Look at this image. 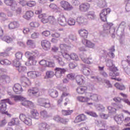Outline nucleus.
<instances>
[{"label": "nucleus", "mask_w": 130, "mask_h": 130, "mask_svg": "<svg viewBox=\"0 0 130 130\" xmlns=\"http://www.w3.org/2000/svg\"><path fill=\"white\" fill-rule=\"evenodd\" d=\"M30 113V116H27L25 114H20L19 115L20 120L23 121L26 125H32V119L31 118L34 119H39L40 118V114L37 109L31 110Z\"/></svg>", "instance_id": "f257e3e1"}, {"label": "nucleus", "mask_w": 130, "mask_h": 130, "mask_svg": "<svg viewBox=\"0 0 130 130\" xmlns=\"http://www.w3.org/2000/svg\"><path fill=\"white\" fill-rule=\"evenodd\" d=\"M25 56L26 57L28 58V61L30 62V64H35V63L37 62V61L36 60V56L37 55L36 54H34V52H31L26 51L25 53Z\"/></svg>", "instance_id": "f03ea898"}, {"label": "nucleus", "mask_w": 130, "mask_h": 130, "mask_svg": "<svg viewBox=\"0 0 130 130\" xmlns=\"http://www.w3.org/2000/svg\"><path fill=\"white\" fill-rule=\"evenodd\" d=\"M110 13H111V10L110 8L103 9L100 14L101 20H102L103 22H107V17Z\"/></svg>", "instance_id": "7ed1b4c3"}, {"label": "nucleus", "mask_w": 130, "mask_h": 130, "mask_svg": "<svg viewBox=\"0 0 130 130\" xmlns=\"http://www.w3.org/2000/svg\"><path fill=\"white\" fill-rule=\"evenodd\" d=\"M53 119L56 122L61 123L62 124H68V123L70 121L69 118H62L58 115L54 116Z\"/></svg>", "instance_id": "20e7f679"}, {"label": "nucleus", "mask_w": 130, "mask_h": 130, "mask_svg": "<svg viewBox=\"0 0 130 130\" xmlns=\"http://www.w3.org/2000/svg\"><path fill=\"white\" fill-rule=\"evenodd\" d=\"M77 99L78 101L79 102H82V103H86V105H88V106H91L93 105V103L89 102L90 101V99L87 97L79 96L77 97Z\"/></svg>", "instance_id": "39448f33"}, {"label": "nucleus", "mask_w": 130, "mask_h": 130, "mask_svg": "<svg viewBox=\"0 0 130 130\" xmlns=\"http://www.w3.org/2000/svg\"><path fill=\"white\" fill-rule=\"evenodd\" d=\"M87 120V116H85L84 114H81L77 115L74 121V123H79V122H82V121H85V120Z\"/></svg>", "instance_id": "423d86ee"}, {"label": "nucleus", "mask_w": 130, "mask_h": 130, "mask_svg": "<svg viewBox=\"0 0 130 130\" xmlns=\"http://www.w3.org/2000/svg\"><path fill=\"white\" fill-rule=\"evenodd\" d=\"M61 8H62L65 11H71L72 10L73 6L69 3L67 1H63L60 2Z\"/></svg>", "instance_id": "0eeeda50"}, {"label": "nucleus", "mask_w": 130, "mask_h": 130, "mask_svg": "<svg viewBox=\"0 0 130 130\" xmlns=\"http://www.w3.org/2000/svg\"><path fill=\"white\" fill-rule=\"evenodd\" d=\"M41 46L45 50H48L51 46V43L48 40H44L41 41Z\"/></svg>", "instance_id": "6e6552de"}, {"label": "nucleus", "mask_w": 130, "mask_h": 130, "mask_svg": "<svg viewBox=\"0 0 130 130\" xmlns=\"http://www.w3.org/2000/svg\"><path fill=\"white\" fill-rule=\"evenodd\" d=\"M13 89L16 94H21L23 91V88H22V85L19 83L14 84Z\"/></svg>", "instance_id": "1a4fd4ad"}, {"label": "nucleus", "mask_w": 130, "mask_h": 130, "mask_svg": "<svg viewBox=\"0 0 130 130\" xmlns=\"http://www.w3.org/2000/svg\"><path fill=\"white\" fill-rule=\"evenodd\" d=\"M55 71V76L57 78H60L63 74H64L67 71L64 69L56 68L54 70Z\"/></svg>", "instance_id": "9d476101"}, {"label": "nucleus", "mask_w": 130, "mask_h": 130, "mask_svg": "<svg viewBox=\"0 0 130 130\" xmlns=\"http://www.w3.org/2000/svg\"><path fill=\"white\" fill-rule=\"evenodd\" d=\"M77 22L79 25H87L88 20L85 18V16H79L77 18Z\"/></svg>", "instance_id": "9b49d317"}, {"label": "nucleus", "mask_w": 130, "mask_h": 130, "mask_svg": "<svg viewBox=\"0 0 130 130\" xmlns=\"http://www.w3.org/2000/svg\"><path fill=\"white\" fill-rule=\"evenodd\" d=\"M82 42L86 47H88L89 48H94V46H95V44H94V43L87 39H84L82 40Z\"/></svg>", "instance_id": "f8f14e48"}, {"label": "nucleus", "mask_w": 130, "mask_h": 130, "mask_svg": "<svg viewBox=\"0 0 130 130\" xmlns=\"http://www.w3.org/2000/svg\"><path fill=\"white\" fill-rule=\"evenodd\" d=\"M123 118H124L123 114H120L115 116L114 119L116 122H117L118 124H121V123H122V122L123 121Z\"/></svg>", "instance_id": "ddd939ff"}, {"label": "nucleus", "mask_w": 130, "mask_h": 130, "mask_svg": "<svg viewBox=\"0 0 130 130\" xmlns=\"http://www.w3.org/2000/svg\"><path fill=\"white\" fill-rule=\"evenodd\" d=\"M90 6L88 3L82 4L79 6V10L81 12H87L89 11Z\"/></svg>", "instance_id": "4468645a"}, {"label": "nucleus", "mask_w": 130, "mask_h": 130, "mask_svg": "<svg viewBox=\"0 0 130 130\" xmlns=\"http://www.w3.org/2000/svg\"><path fill=\"white\" fill-rule=\"evenodd\" d=\"M78 34H79L80 36L82 38H88L89 32L86 29H80L78 30Z\"/></svg>", "instance_id": "2eb2a0df"}, {"label": "nucleus", "mask_w": 130, "mask_h": 130, "mask_svg": "<svg viewBox=\"0 0 130 130\" xmlns=\"http://www.w3.org/2000/svg\"><path fill=\"white\" fill-rule=\"evenodd\" d=\"M27 77L30 79H36L39 77V73L36 71H29L27 72Z\"/></svg>", "instance_id": "dca6fc26"}, {"label": "nucleus", "mask_w": 130, "mask_h": 130, "mask_svg": "<svg viewBox=\"0 0 130 130\" xmlns=\"http://www.w3.org/2000/svg\"><path fill=\"white\" fill-rule=\"evenodd\" d=\"M117 109H118V108H117L116 104H114L108 107V110H109V113H116Z\"/></svg>", "instance_id": "f3484780"}, {"label": "nucleus", "mask_w": 130, "mask_h": 130, "mask_svg": "<svg viewBox=\"0 0 130 130\" xmlns=\"http://www.w3.org/2000/svg\"><path fill=\"white\" fill-rule=\"evenodd\" d=\"M88 98L90 100H92V101H94L95 102H98V101H99V98L98 96V94L92 93H88Z\"/></svg>", "instance_id": "a211bd4d"}, {"label": "nucleus", "mask_w": 130, "mask_h": 130, "mask_svg": "<svg viewBox=\"0 0 130 130\" xmlns=\"http://www.w3.org/2000/svg\"><path fill=\"white\" fill-rule=\"evenodd\" d=\"M88 90V87L87 86H80L77 87L76 91L78 94H85Z\"/></svg>", "instance_id": "6ab92c4d"}, {"label": "nucleus", "mask_w": 130, "mask_h": 130, "mask_svg": "<svg viewBox=\"0 0 130 130\" xmlns=\"http://www.w3.org/2000/svg\"><path fill=\"white\" fill-rule=\"evenodd\" d=\"M20 27V23L18 21H13L9 23L8 25L9 29L12 30L13 29H16Z\"/></svg>", "instance_id": "aec40b11"}, {"label": "nucleus", "mask_w": 130, "mask_h": 130, "mask_svg": "<svg viewBox=\"0 0 130 130\" xmlns=\"http://www.w3.org/2000/svg\"><path fill=\"white\" fill-rule=\"evenodd\" d=\"M39 92V89H38V88L32 87L28 90L27 93L28 94V95H33L34 96H35V95H37V94H38Z\"/></svg>", "instance_id": "412c9836"}, {"label": "nucleus", "mask_w": 130, "mask_h": 130, "mask_svg": "<svg viewBox=\"0 0 130 130\" xmlns=\"http://www.w3.org/2000/svg\"><path fill=\"white\" fill-rule=\"evenodd\" d=\"M39 19H41V21L42 23L43 24H46V23H48L49 22V20H48V17L46 16V14H40L39 15Z\"/></svg>", "instance_id": "4be33fe9"}, {"label": "nucleus", "mask_w": 130, "mask_h": 130, "mask_svg": "<svg viewBox=\"0 0 130 130\" xmlns=\"http://www.w3.org/2000/svg\"><path fill=\"white\" fill-rule=\"evenodd\" d=\"M6 111H7V104L2 100L0 103V113L3 114Z\"/></svg>", "instance_id": "5701e85b"}, {"label": "nucleus", "mask_w": 130, "mask_h": 130, "mask_svg": "<svg viewBox=\"0 0 130 130\" xmlns=\"http://www.w3.org/2000/svg\"><path fill=\"white\" fill-rule=\"evenodd\" d=\"M41 105L45 108H49L50 107V102L49 100L43 99L41 101Z\"/></svg>", "instance_id": "b1692460"}, {"label": "nucleus", "mask_w": 130, "mask_h": 130, "mask_svg": "<svg viewBox=\"0 0 130 130\" xmlns=\"http://www.w3.org/2000/svg\"><path fill=\"white\" fill-rule=\"evenodd\" d=\"M85 19L86 20H94L96 18V15H95V12H90L88 14L85 15Z\"/></svg>", "instance_id": "393cba45"}, {"label": "nucleus", "mask_w": 130, "mask_h": 130, "mask_svg": "<svg viewBox=\"0 0 130 130\" xmlns=\"http://www.w3.org/2000/svg\"><path fill=\"white\" fill-rule=\"evenodd\" d=\"M84 79H85V78L82 75H77L75 78V80L78 85H79L83 84V82H84Z\"/></svg>", "instance_id": "a878e982"}, {"label": "nucleus", "mask_w": 130, "mask_h": 130, "mask_svg": "<svg viewBox=\"0 0 130 130\" xmlns=\"http://www.w3.org/2000/svg\"><path fill=\"white\" fill-rule=\"evenodd\" d=\"M33 16H34V13L31 11H28L25 13L24 15H23V18L26 19V20H29V19H31Z\"/></svg>", "instance_id": "bb28decb"}, {"label": "nucleus", "mask_w": 130, "mask_h": 130, "mask_svg": "<svg viewBox=\"0 0 130 130\" xmlns=\"http://www.w3.org/2000/svg\"><path fill=\"white\" fill-rule=\"evenodd\" d=\"M61 55L66 60L70 61L71 60V54H69V53L66 51H61Z\"/></svg>", "instance_id": "cd10ccee"}, {"label": "nucleus", "mask_w": 130, "mask_h": 130, "mask_svg": "<svg viewBox=\"0 0 130 130\" xmlns=\"http://www.w3.org/2000/svg\"><path fill=\"white\" fill-rule=\"evenodd\" d=\"M59 48L61 50V51H68V50H70L71 49V47L70 46H68L64 44H60Z\"/></svg>", "instance_id": "c85d7f7f"}, {"label": "nucleus", "mask_w": 130, "mask_h": 130, "mask_svg": "<svg viewBox=\"0 0 130 130\" xmlns=\"http://www.w3.org/2000/svg\"><path fill=\"white\" fill-rule=\"evenodd\" d=\"M57 23L59 24V25L61 26V27H66V26H67V22L66 21L64 18L62 17L58 18Z\"/></svg>", "instance_id": "c756f323"}, {"label": "nucleus", "mask_w": 130, "mask_h": 130, "mask_svg": "<svg viewBox=\"0 0 130 130\" xmlns=\"http://www.w3.org/2000/svg\"><path fill=\"white\" fill-rule=\"evenodd\" d=\"M0 81L5 82V83H10L11 82V78L7 75H2L0 76Z\"/></svg>", "instance_id": "7c9ffc66"}, {"label": "nucleus", "mask_w": 130, "mask_h": 130, "mask_svg": "<svg viewBox=\"0 0 130 130\" xmlns=\"http://www.w3.org/2000/svg\"><path fill=\"white\" fill-rule=\"evenodd\" d=\"M53 58L55 60H57L58 63H59L60 66H64V62H63L62 58H61V57H60L59 56L54 55Z\"/></svg>", "instance_id": "2f4dec72"}, {"label": "nucleus", "mask_w": 130, "mask_h": 130, "mask_svg": "<svg viewBox=\"0 0 130 130\" xmlns=\"http://www.w3.org/2000/svg\"><path fill=\"white\" fill-rule=\"evenodd\" d=\"M49 94L52 98H56L58 96V92L55 89H51L50 90Z\"/></svg>", "instance_id": "473e14b6"}, {"label": "nucleus", "mask_w": 130, "mask_h": 130, "mask_svg": "<svg viewBox=\"0 0 130 130\" xmlns=\"http://www.w3.org/2000/svg\"><path fill=\"white\" fill-rule=\"evenodd\" d=\"M17 63L18 65L16 64V68H17V70L19 73H22V72H25V70H26V68L22 67L21 66V63H20V61H17Z\"/></svg>", "instance_id": "72a5a7b5"}, {"label": "nucleus", "mask_w": 130, "mask_h": 130, "mask_svg": "<svg viewBox=\"0 0 130 130\" xmlns=\"http://www.w3.org/2000/svg\"><path fill=\"white\" fill-rule=\"evenodd\" d=\"M81 59L84 63H87V64H91V63L93 62V59L91 57L88 58H82Z\"/></svg>", "instance_id": "f704fd0d"}, {"label": "nucleus", "mask_w": 130, "mask_h": 130, "mask_svg": "<svg viewBox=\"0 0 130 130\" xmlns=\"http://www.w3.org/2000/svg\"><path fill=\"white\" fill-rule=\"evenodd\" d=\"M26 45L29 47H32V48H35L36 47V45H35V42L32 40H28L26 42Z\"/></svg>", "instance_id": "c9c22d12"}, {"label": "nucleus", "mask_w": 130, "mask_h": 130, "mask_svg": "<svg viewBox=\"0 0 130 130\" xmlns=\"http://www.w3.org/2000/svg\"><path fill=\"white\" fill-rule=\"evenodd\" d=\"M40 115L42 118H44L45 119L49 117L48 113L46 110H42L40 111Z\"/></svg>", "instance_id": "e433bc0d"}, {"label": "nucleus", "mask_w": 130, "mask_h": 130, "mask_svg": "<svg viewBox=\"0 0 130 130\" xmlns=\"http://www.w3.org/2000/svg\"><path fill=\"white\" fill-rule=\"evenodd\" d=\"M48 127V124L45 122H42L39 124V128L40 130H46Z\"/></svg>", "instance_id": "4c0bfd02"}, {"label": "nucleus", "mask_w": 130, "mask_h": 130, "mask_svg": "<svg viewBox=\"0 0 130 130\" xmlns=\"http://www.w3.org/2000/svg\"><path fill=\"white\" fill-rule=\"evenodd\" d=\"M115 87L118 89V90H120L121 91H123L126 89V87L123 84H120L118 83H116L115 84Z\"/></svg>", "instance_id": "58836bf2"}, {"label": "nucleus", "mask_w": 130, "mask_h": 130, "mask_svg": "<svg viewBox=\"0 0 130 130\" xmlns=\"http://www.w3.org/2000/svg\"><path fill=\"white\" fill-rule=\"evenodd\" d=\"M22 83L25 86H31V81L28 78H24L22 80Z\"/></svg>", "instance_id": "ea45409f"}, {"label": "nucleus", "mask_w": 130, "mask_h": 130, "mask_svg": "<svg viewBox=\"0 0 130 130\" xmlns=\"http://www.w3.org/2000/svg\"><path fill=\"white\" fill-rule=\"evenodd\" d=\"M11 98H13L14 101L16 102H17V101H22V100H24V98L19 95H11Z\"/></svg>", "instance_id": "a19ab883"}, {"label": "nucleus", "mask_w": 130, "mask_h": 130, "mask_svg": "<svg viewBox=\"0 0 130 130\" xmlns=\"http://www.w3.org/2000/svg\"><path fill=\"white\" fill-rule=\"evenodd\" d=\"M0 63L1 64H2V66H9V64H11L12 63V62L6 59L4 60H1L0 61Z\"/></svg>", "instance_id": "79ce46f5"}, {"label": "nucleus", "mask_w": 130, "mask_h": 130, "mask_svg": "<svg viewBox=\"0 0 130 130\" xmlns=\"http://www.w3.org/2000/svg\"><path fill=\"white\" fill-rule=\"evenodd\" d=\"M83 73L85 76H89L90 75V73L91 72V69L88 68H84L83 69Z\"/></svg>", "instance_id": "37998d69"}, {"label": "nucleus", "mask_w": 130, "mask_h": 130, "mask_svg": "<svg viewBox=\"0 0 130 130\" xmlns=\"http://www.w3.org/2000/svg\"><path fill=\"white\" fill-rule=\"evenodd\" d=\"M3 39L4 41H5V42H7V43H11V42H13V39L8 36H4Z\"/></svg>", "instance_id": "c03bdc74"}, {"label": "nucleus", "mask_w": 130, "mask_h": 130, "mask_svg": "<svg viewBox=\"0 0 130 130\" xmlns=\"http://www.w3.org/2000/svg\"><path fill=\"white\" fill-rule=\"evenodd\" d=\"M62 114L64 116L67 115H71V113H73L74 112V110H62Z\"/></svg>", "instance_id": "a18cd8bd"}, {"label": "nucleus", "mask_w": 130, "mask_h": 130, "mask_svg": "<svg viewBox=\"0 0 130 130\" xmlns=\"http://www.w3.org/2000/svg\"><path fill=\"white\" fill-rule=\"evenodd\" d=\"M68 24L69 26H74L76 24V20L73 18H70L68 20Z\"/></svg>", "instance_id": "49530a36"}, {"label": "nucleus", "mask_w": 130, "mask_h": 130, "mask_svg": "<svg viewBox=\"0 0 130 130\" xmlns=\"http://www.w3.org/2000/svg\"><path fill=\"white\" fill-rule=\"evenodd\" d=\"M67 89L66 88H64L62 89V91H63V92L61 95V98H63L64 97H67L68 96H69L70 93L68 92H67Z\"/></svg>", "instance_id": "de8ad7c7"}, {"label": "nucleus", "mask_w": 130, "mask_h": 130, "mask_svg": "<svg viewBox=\"0 0 130 130\" xmlns=\"http://www.w3.org/2000/svg\"><path fill=\"white\" fill-rule=\"evenodd\" d=\"M54 76V72L52 71H47L46 73V77L47 78H52Z\"/></svg>", "instance_id": "09e8293b"}, {"label": "nucleus", "mask_w": 130, "mask_h": 130, "mask_svg": "<svg viewBox=\"0 0 130 130\" xmlns=\"http://www.w3.org/2000/svg\"><path fill=\"white\" fill-rule=\"evenodd\" d=\"M75 77L76 75L75 73H70L67 75V78H68L69 80H71V81L75 80Z\"/></svg>", "instance_id": "8fccbe9b"}, {"label": "nucleus", "mask_w": 130, "mask_h": 130, "mask_svg": "<svg viewBox=\"0 0 130 130\" xmlns=\"http://www.w3.org/2000/svg\"><path fill=\"white\" fill-rule=\"evenodd\" d=\"M0 19L2 21H7V20H8V17H7V15L4 13H1Z\"/></svg>", "instance_id": "3c124183"}, {"label": "nucleus", "mask_w": 130, "mask_h": 130, "mask_svg": "<svg viewBox=\"0 0 130 130\" xmlns=\"http://www.w3.org/2000/svg\"><path fill=\"white\" fill-rule=\"evenodd\" d=\"M78 55L75 53H71V60H78Z\"/></svg>", "instance_id": "603ef678"}, {"label": "nucleus", "mask_w": 130, "mask_h": 130, "mask_svg": "<svg viewBox=\"0 0 130 130\" xmlns=\"http://www.w3.org/2000/svg\"><path fill=\"white\" fill-rule=\"evenodd\" d=\"M29 26L32 28H38L39 27V23L36 22H30Z\"/></svg>", "instance_id": "864d4df0"}, {"label": "nucleus", "mask_w": 130, "mask_h": 130, "mask_svg": "<svg viewBox=\"0 0 130 130\" xmlns=\"http://www.w3.org/2000/svg\"><path fill=\"white\" fill-rule=\"evenodd\" d=\"M55 67V63L53 61H48L47 64V68H54Z\"/></svg>", "instance_id": "5fc2aeb1"}, {"label": "nucleus", "mask_w": 130, "mask_h": 130, "mask_svg": "<svg viewBox=\"0 0 130 130\" xmlns=\"http://www.w3.org/2000/svg\"><path fill=\"white\" fill-rule=\"evenodd\" d=\"M47 61L45 60H42L39 62V63L42 67H44L45 68H47Z\"/></svg>", "instance_id": "6e6d98bb"}, {"label": "nucleus", "mask_w": 130, "mask_h": 130, "mask_svg": "<svg viewBox=\"0 0 130 130\" xmlns=\"http://www.w3.org/2000/svg\"><path fill=\"white\" fill-rule=\"evenodd\" d=\"M42 35L45 37H48L50 35V31L49 30H45L42 32Z\"/></svg>", "instance_id": "4d7b16f0"}, {"label": "nucleus", "mask_w": 130, "mask_h": 130, "mask_svg": "<svg viewBox=\"0 0 130 130\" xmlns=\"http://www.w3.org/2000/svg\"><path fill=\"white\" fill-rule=\"evenodd\" d=\"M26 6L30 7H35V6H36V2L34 1H29L26 4Z\"/></svg>", "instance_id": "13d9d810"}, {"label": "nucleus", "mask_w": 130, "mask_h": 130, "mask_svg": "<svg viewBox=\"0 0 130 130\" xmlns=\"http://www.w3.org/2000/svg\"><path fill=\"white\" fill-rule=\"evenodd\" d=\"M4 3L7 5V6H13V4H14V1L5 0Z\"/></svg>", "instance_id": "bf43d9fd"}, {"label": "nucleus", "mask_w": 130, "mask_h": 130, "mask_svg": "<svg viewBox=\"0 0 130 130\" xmlns=\"http://www.w3.org/2000/svg\"><path fill=\"white\" fill-rule=\"evenodd\" d=\"M77 66L78 64L75 62H71L69 63V68L71 69H75Z\"/></svg>", "instance_id": "052dcab7"}, {"label": "nucleus", "mask_w": 130, "mask_h": 130, "mask_svg": "<svg viewBox=\"0 0 130 130\" xmlns=\"http://www.w3.org/2000/svg\"><path fill=\"white\" fill-rule=\"evenodd\" d=\"M50 9L53 11H57V6L54 4H51L49 6Z\"/></svg>", "instance_id": "680f3d73"}, {"label": "nucleus", "mask_w": 130, "mask_h": 130, "mask_svg": "<svg viewBox=\"0 0 130 130\" xmlns=\"http://www.w3.org/2000/svg\"><path fill=\"white\" fill-rule=\"evenodd\" d=\"M39 37V33L38 32H34L31 35V38H32V39H36V38H38Z\"/></svg>", "instance_id": "e2e57ef3"}, {"label": "nucleus", "mask_w": 130, "mask_h": 130, "mask_svg": "<svg viewBox=\"0 0 130 130\" xmlns=\"http://www.w3.org/2000/svg\"><path fill=\"white\" fill-rule=\"evenodd\" d=\"M23 56V54L21 52H17L16 54V57L17 59H22V57Z\"/></svg>", "instance_id": "0e129e2a"}, {"label": "nucleus", "mask_w": 130, "mask_h": 130, "mask_svg": "<svg viewBox=\"0 0 130 130\" xmlns=\"http://www.w3.org/2000/svg\"><path fill=\"white\" fill-rule=\"evenodd\" d=\"M48 20H49L50 23H54V22H55V18H54V16H49Z\"/></svg>", "instance_id": "69168bd1"}, {"label": "nucleus", "mask_w": 130, "mask_h": 130, "mask_svg": "<svg viewBox=\"0 0 130 130\" xmlns=\"http://www.w3.org/2000/svg\"><path fill=\"white\" fill-rule=\"evenodd\" d=\"M113 101L116 102V103H120L122 101V99L118 97H116L113 99Z\"/></svg>", "instance_id": "338daca9"}, {"label": "nucleus", "mask_w": 130, "mask_h": 130, "mask_svg": "<svg viewBox=\"0 0 130 130\" xmlns=\"http://www.w3.org/2000/svg\"><path fill=\"white\" fill-rule=\"evenodd\" d=\"M87 114H88V115H90V116H92L93 117H98V115L95 112H87Z\"/></svg>", "instance_id": "774afa93"}]
</instances>
